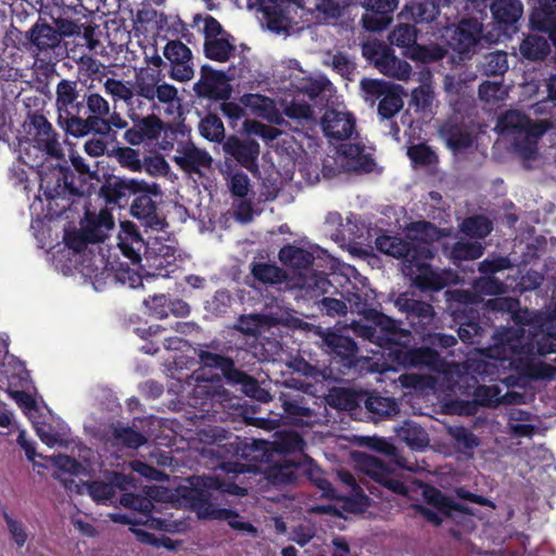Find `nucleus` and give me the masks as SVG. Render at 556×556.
I'll return each mask as SVG.
<instances>
[{
    "instance_id": "nucleus-1",
    "label": "nucleus",
    "mask_w": 556,
    "mask_h": 556,
    "mask_svg": "<svg viewBox=\"0 0 556 556\" xmlns=\"http://www.w3.org/2000/svg\"><path fill=\"white\" fill-rule=\"evenodd\" d=\"M58 124L67 134L79 138L89 134L91 114H109V102L77 79H61L55 88Z\"/></svg>"
},
{
    "instance_id": "nucleus-2",
    "label": "nucleus",
    "mask_w": 556,
    "mask_h": 556,
    "mask_svg": "<svg viewBox=\"0 0 556 556\" xmlns=\"http://www.w3.org/2000/svg\"><path fill=\"white\" fill-rule=\"evenodd\" d=\"M191 484L195 486L197 496H193V508L200 519L225 520L236 531L253 536L257 534V529L236 510L218 507L210 493L211 490H216L236 496H244L248 492L247 489L220 479L218 473L194 477Z\"/></svg>"
},
{
    "instance_id": "nucleus-3",
    "label": "nucleus",
    "mask_w": 556,
    "mask_h": 556,
    "mask_svg": "<svg viewBox=\"0 0 556 556\" xmlns=\"http://www.w3.org/2000/svg\"><path fill=\"white\" fill-rule=\"evenodd\" d=\"M38 84L28 87L31 94H26L22 99L23 111L25 112V121L22 124L23 139L30 143L34 148L55 159H63L64 153L58 139V134L53 129L51 123L43 115L46 106V89Z\"/></svg>"
},
{
    "instance_id": "nucleus-4",
    "label": "nucleus",
    "mask_w": 556,
    "mask_h": 556,
    "mask_svg": "<svg viewBox=\"0 0 556 556\" xmlns=\"http://www.w3.org/2000/svg\"><path fill=\"white\" fill-rule=\"evenodd\" d=\"M77 177L67 165H58L48 174L41 175L40 190L48 201L49 210L61 215L84 198Z\"/></svg>"
},
{
    "instance_id": "nucleus-5",
    "label": "nucleus",
    "mask_w": 556,
    "mask_h": 556,
    "mask_svg": "<svg viewBox=\"0 0 556 556\" xmlns=\"http://www.w3.org/2000/svg\"><path fill=\"white\" fill-rule=\"evenodd\" d=\"M164 75L161 70L150 67H140L135 70L134 90L137 98L138 106L140 98L146 99L154 109L157 104L166 105L167 109L180 106V98L178 89L163 80Z\"/></svg>"
},
{
    "instance_id": "nucleus-6",
    "label": "nucleus",
    "mask_w": 556,
    "mask_h": 556,
    "mask_svg": "<svg viewBox=\"0 0 556 556\" xmlns=\"http://www.w3.org/2000/svg\"><path fill=\"white\" fill-rule=\"evenodd\" d=\"M359 87L366 103L372 106L378 101L377 111L382 119H391L403 109L406 92L402 86L382 79L363 78Z\"/></svg>"
},
{
    "instance_id": "nucleus-7",
    "label": "nucleus",
    "mask_w": 556,
    "mask_h": 556,
    "mask_svg": "<svg viewBox=\"0 0 556 556\" xmlns=\"http://www.w3.org/2000/svg\"><path fill=\"white\" fill-rule=\"evenodd\" d=\"M47 14L64 37H74L80 36L81 27L84 23L87 24L92 12L83 4L81 0H72L70 3L62 0L61 4L54 3L48 7Z\"/></svg>"
},
{
    "instance_id": "nucleus-8",
    "label": "nucleus",
    "mask_w": 556,
    "mask_h": 556,
    "mask_svg": "<svg viewBox=\"0 0 556 556\" xmlns=\"http://www.w3.org/2000/svg\"><path fill=\"white\" fill-rule=\"evenodd\" d=\"M94 438L105 446L116 448L138 450L147 443V438L141 432L121 421L101 425L96 430Z\"/></svg>"
},
{
    "instance_id": "nucleus-9",
    "label": "nucleus",
    "mask_w": 556,
    "mask_h": 556,
    "mask_svg": "<svg viewBox=\"0 0 556 556\" xmlns=\"http://www.w3.org/2000/svg\"><path fill=\"white\" fill-rule=\"evenodd\" d=\"M376 249L389 256L402 260L404 270L414 260L427 257L428 245L399 236L381 235L375 240Z\"/></svg>"
},
{
    "instance_id": "nucleus-10",
    "label": "nucleus",
    "mask_w": 556,
    "mask_h": 556,
    "mask_svg": "<svg viewBox=\"0 0 556 556\" xmlns=\"http://www.w3.org/2000/svg\"><path fill=\"white\" fill-rule=\"evenodd\" d=\"M395 305L401 312L405 313L412 330L420 337L425 336L434 323V308L426 301L402 293L397 296Z\"/></svg>"
},
{
    "instance_id": "nucleus-11",
    "label": "nucleus",
    "mask_w": 556,
    "mask_h": 556,
    "mask_svg": "<svg viewBox=\"0 0 556 556\" xmlns=\"http://www.w3.org/2000/svg\"><path fill=\"white\" fill-rule=\"evenodd\" d=\"M482 40L492 42L483 35V25L477 18H463L454 29L450 45L463 58L477 53Z\"/></svg>"
},
{
    "instance_id": "nucleus-12",
    "label": "nucleus",
    "mask_w": 556,
    "mask_h": 556,
    "mask_svg": "<svg viewBox=\"0 0 556 556\" xmlns=\"http://www.w3.org/2000/svg\"><path fill=\"white\" fill-rule=\"evenodd\" d=\"M169 67L168 75L180 83L189 81L194 76L192 51L180 40H169L163 50Z\"/></svg>"
},
{
    "instance_id": "nucleus-13",
    "label": "nucleus",
    "mask_w": 556,
    "mask_h": 556,
    "mask_svg": "<svg viewBox=\"0 0 556 556\" xmlns=\"http://www.w3.org/2000/svg\"><path fill=\"white\" fill-rule=\"evenodd\" d=\"M229 78L223 71L208 64L201 66L200 79L193 85V91L199 98L208 100H227L231 94Z\"/></svg>"
},
{
    "instance_id": "nucleus-14",
    "label": "nucleus",
    "mask_w": 556,
    "mask_h": 556,
    "mask_svg": "<svg viewBox=\"0 0 556 556\" xmlns=\"http://www.w3.org/2000/svg\"><path fill=\"white\" fill-rule=\"evenodd\" d=\"M48 5L41 9L37 22L26 33L25 38L28 40L30 50L37 54L48 53L60 47L64 35L59 27L51 26L43 15L47 14Z\"/></svg>"
},
{
    "instance_id": "nucleus-15",
    "label": "nucleus",
    "mask_w": 556,
    "mask_h": 556,
    "mask_svg": "<svg viewBox=\"0 0 556 556\" xmlns=\"http://www.w3.org/2000/svg\"><path fill=\"white\" fill-rule=\"evenodd\" d=\"M34 468H52V475L62 480L67 486L65 475H80L88 470V466L72 457L70 454H56L46 456L45 454H26ZM38 473H41L38 469Z\"/></svg>"
},
{
    "instance_id": "nucleus-16",
    "label": "nucleus",
    "mask_w": 556,
    "mask_h": 556,
    "mask_svg": "<svg viewBox=\"0 0 556 556\" xmlns=\"http://www.w3.org/2000/svg\"><path fill=\"white\" fill-rule=\"evenodd\" d=\"M433 256L432 250L428 247L427 257L418 256L409 265H406V275L412 277L414 283L420 290L440 291L447 285L443 275L434 270L429 264Z\"/></svg>"
},
{
    "instance_id": "nucleus-17",
    "label": "nucleus",
    "mask_w": 556,
    "mask_h": 556,
    "mask_svg": "<svg viewBox=\"0 0 556 556\" xmlns=\"http://www.w3.org/2000/svg\"><path fill=\"white\" fill-rule=\"evenodd\" d=\"M149 188L143 180L113 177L106 180L100 188V195L109 205L124 207L128 204L131 195Z\"/></svg>"
},
{
    "instance_id": "nucleus-18",
    "label": "nucleus",
    "mask_w": 556,
    "mask_h": 556,
    "mask_svg": "<svg viewBox=\"0 0 556 556\" xmlns=\"http://www.w3.org/2000/svg\"><path fill=\"white\" fill-rule=\"evenodd\" d=\"M117 239V245L122 254L132 265H139L142 255H146L148 260L151 257L148 243L142 238L138 226L132 222L126 220L121 223V231Z\"/></svg>"
},
{
    "instance_id": "nucleus-19",
    "label": "nucleus",
    "mask_w": 556,
    "mask_h": 556,
    "mask_svg": "<svg viewBox=\"0 0 556 556\" xmlns=\"http://www.w3.org/2000/svg\"><path fill=\"white\" fill-rule=\"evenodd\" d=\"M261 11L268 29L280 33L286 30L292 22V12L300 8L299 0H260Z\"/></svg>"
},
{
    "instance_id": "nucleus-20",
    "label": "nucleus",
    "mask_w": 556,
    "mask_h": 556,
    "mask_svg": "<svg viewBox=\"0 0 556 556\" xmlns=\"http://www.w3.org/2000/svg\"><path fill=\"white\" fill-rule=\"evenodd\" d=\"M438 135L453 152L469 149L475 140L470 127L457 116L443 121L438 127Z\"/></svg>"
},
{
    "instance_id": "nucleus-21",
    "label": "nucleus",
    "mask_w": 556,
    "mask_h": 556,
    "mask_svg": "<svg viewBox=\"0 0 556 556\" xmlns=\"http://www.w3.org/2000/svg\"><path fill=\"white\" fill-rule=\"evenodd\" d=\"M194 379L198 383L192 389L188 403L197 410L190 419H215L217 410L214 409V405L217 401L218 393H216L211 386L201 383L208 382L210 379L203 378L201 375H197Z\"/></svg>"
},
{
    "instance_id": "nucleus-22",
    "label": "nucleus",
    "mask_w": 556,
    "mask_h": 556,
    "mask_svg": "<svg viewBox=\"0 0 556 556\" xmlns=\"http://www.w3.org/2000/svg\"><path fill=\"white\" fill-rule=\"evenodd\" d=\"M225 153L251 173L258 172L260 144L252 138L240 139L230 136L224 143Z\"/></svg>"
},
{
    "instance_id": "nucleus-23",
    "label": "nucleus",
    "mask_w": 556,
    "mask_h": 556,
    "mask_svg": "<svg viewBox=\"0 0 556 556\" xmlns=\"http://www.w3.org/2000/svg\"><path fill=\"white\" fill-rule=\"evenodd\" d=\"M150 187L139 191L130 205L131 215L141 220L143 226L153 230H162L166 226L165 218L157 213V204L152 200Z\"/></svg>"
},
{
    "instance_id": "nucleus-24",
    "label": "nucleus",
    "mask_w": 556,
    "mask_h": 556,
    "mask_svg": "<svg viewBox=\"0 0 556 556\" xmlns=\"http://www.w3.org/2000/svg\"><path fill=\"white\" fill-rule=\"evenodd\" d=\"M37 433L49 448L61 447L72 452H92L78 438H74L66 427L55 429L52 425L45 424L37 429Z\"/></svg>"
},
{
    "instance_id": "nucleus-25",
    "label": "nucleus",
    "mask_w": 556,
    "mask_h": 556,
    "mask_svg": "<svg viewBox=\"0 0 556 556\" xmlns=\"http://www.w3.org/2000/svg\"><path fill=\"white\" fill-rule=\"evenodd\" d=\"M163 128L164 122L152 113L136 121L131 128L126 129L124 139L131 146L152 142L159 139Z\"/></svg>"
},
{
    "instance_id": "nucleus-26",
    "label": "nucleus",
    "mask_w": 556,
    "mask_h": 556,
    "mask_svg": "<svg viewBox=\"0 0 556 556\" xmlns=\"http://www.w3.org/2000/svg\"><path fill=\"white\" fill-rule=\"evenodd\" d=\"M321 127L326 137L344 140L352 136L355 129V118L351 113L328 109L321 117Z\"/></svg>"
},
{
    "instance_id": "nucleus-27",
    "label": "nucleus",
    "mask_w": 556,
    "mask_h": 556,
    "mask_svg": "<svg viewBox=\"0 0 556 556\" xmlns=\"http://www.w3.org/2000/svg\"><path fill=\"white\" fill-rule=\"evenodd\" d=\"M494 23L503 31H517V23L523 13L520 0H493L490 5Z\"/></svg>"
},
{
    "instance_id": "nucleus-28",
    "label": "nucleus",
    "mask_w": 556,
    "mask_h": 556,
    "mask_svg": "<svg viewBox=\"0 0 556 556\" xmlns=\"http://www.w3.org/2000/svg\"><path fill=\"white\" fill-rule=\"evenodd\" d=\"M178 155L175 163L186 173L201 174L202 168H210L212 156L205 150L197 148L193 143H180L177 148Z\"/></svg>"
},
{
    "instance_id": "nucleus-29",
    "label": "nucleus",
    "mask_w": 556,
    "mask_h": 556,
    "mask_svg": "<svg viewBox=\"0 0 556 556\" xmlns=\"http://www.w3.org/2000/svg\"><path fill=\"white\" fill-rule=\"evenodd\" d=\"M81 227L91 243H100L105 240V232L114 228V218L108 208L100 210L98 214L87 210L81 220Z\"/></svg>"
},
{
    "instance_id": "nucleus-30",
    "label": "nucleus",
    "mask_w": 556,
    "mask_h": 556,
    "mask_svg": "<svg viewBox=\"0 0 556 556\" xmlns=\"http://www.w3.org/2000/svg\"><path fill=\"white\" fill-rule=\"evenodd\" d=\"M547 123L539 121L520 135L514 136V148L525 160H533L538 154V141L546 132Z\"/></svg>"
},
{
    "instance_id": "nucleus-31",
    "label": "nucleus",
    "mask_w": 556,
    "mask_h": 556,
    "mask_svg": "<svg viewBox=\"0 0 556 556\" xmlns=\"http://www.w3.org/2000/svg\"><path fill=\"white\" fill-rule=\"evenodd\" d=\"M530 26L549 36L556 34V0H538L530 14Z\"/></svg>"
},
{
    "instance_id": "nucleus-32",
    "label": "nucleus",
    "mask_w": 556,
    "mask_h": 556,
    "mask_svg": "<svg viewBox=\"0 0 556 556\" xmlns=\"http://www.w3.org/2000/svg\"><path fill=\"white\" fill-rule=\"evenodd\" d=\"M324 340L330 352L340 357L344 366L351 367L356 364L358 348L354 339L338 332H329Z\"/></svg>"
},
{
    "instance_id": "nucleus-33",
    "label": "nucleus",
    "mask_w": 556,
    "mask_h": 556,
    "mask_svg": "<svg viewBox=\"0 0 556 556\" xmlns=\"http://www.w3.org/2000/svg\"><path fill=\"white\" fill-rule=\"evenodd\" d=\"M375 65L383 75L399 80H406L412 74V66L399 59L390 48H383Z\"/></svg>"
},
{
    "instance_id": "nucleus-34",
    "label": "nucleus",
    "mask_w": 556,
    "mask_h": 556,
    "mask_svg": "<svg viewBox=\"0 0 556 556\" xmlns=\"http://www.w3.org/2000/svg\"><path fill=\"white\" fill-rule=\"evenodd\" d=\"M106 115L108 114H91L88 123L89 134L93 132L115 140L117 130L125 129L128 123L117 113H113L108 118H104Z\"/></svg>"
},
{
    "instance_id": "nucleus-35",
    "label": "nucleus",
    "mask_w": 556,
    "mask_h": 556,
    "mask_svg": "<svg viewBox=\"0 0 556 556\" xmlns=\"http://www.w3.org/2000/svg\"><path fill=\"white\" fill-rule=\"evenodd\" d=\"M402 362L412 367L428 368L431 370H439L442 365L441 355L432 346L408 349L405 351Z\"/></svg>"
},
{
    "instance_id": "nucleus-36",
    "label": "nucleus",
    "mask_w": 556,
    "mask_h": 556,
    "mask_svg": "<svg viewBox=\"0 0 556 556\" xmlns=\"http://www.w3.org/2000/svg\"><path fill=\"white\" fill-rule=\"evenodd\" d=\"M535 123L525 113L509 110L498 117L496 127L500 134L504 136H516L532 127Z\"/></svg>"
},
{
    "instance_id": "nucleus-37",
    "label": "nucleus",
    "mask_w": 556,
    "mask_h": 556,
    "mask_svg": "<svg viewBox=\"0 0 556 556\" xmlns=\"http://www.w3.org/2000/svg\"><path fill=\"white\" fill-rule=\"evenodd\" d=\"M232 41L233 38L228 33H225V36L220 38L204 40V55L212 61L220 63L227 62L236 52V46Z\"/></svg>"
},
{
    "instance_id": "nucleus-38",
    "label": "nucleus",
    "mask_w": 556,
    "mask_h": 556,
    "mask_svg": "<svg viewBox=\"0 0 556 556\" xmlns=\"http://www.w3.org/2000/svg\"><path fill=\"white\" fill-rule=\"evenodd\" d=\"M198 356L203 366L219 369L228 383L233 376L240 375L233 359L228 356L204 350H200Z\"/></svg>"
},
{
    "instance_id": "nucleus-39",
    "label": "nucleus",
    "mask_w": 556,
    "mask_h": 556,
    "mask_svg": "<svg viewBox=\"0 0 556 556\" xmlns=\"http://www.w3.org/2000/svg\"><path fill=\"white\" fill-rule=\"evenodd\" d=\"M113 484L123 490L134 486L132 478L121 473H114L111 483L94 481L88 484V491L94 501L105 502L113 496Z\"/></svg>"
},
{
    "instance_id": "nucleus-40",
    "label": "nucleus",
    "mask_w": 556,
    "mask_h": 556,
    "mask_svg": "<svg viewBox=\"0 0 556 556\" xmlns=\"http://www.w3.org/2000/svg\"><path fill=\"white\" fill-rule=\"evenodd\" d=\"M455 320L459 325L457 330L458 337L464 343L472 344L473 339L481 336L482 327L477 311L470 309L469 314L458 312L456 313Z\"/></svg>"
},
{
    "instance_id": "nucleus-41",
    "label": "nucleus",
    "mask_w": 556,
    "mask_h": 556,
    "mask_svg": "<svg viewBox=\"0 0 556 556\" xmlns=\"http://www.w3.org/2000/svg\"><path fill=\"white\" fill-rule=\"evenodd\" d=\"M278 256L283 265L296 269H306L312 266L315 261L313 253L292 244L282 247Z\"/></svg>"
},
{
    "instance_id": "nucleus-42",
    "label": "nucleus",
    "mask_w": 556,
    "mask_h": 556,
    "mask_svg": "<svg viewBox=\"0 0 556 556\" xmlns=\"http://www.w3.org/2000/svg\"><path fill=\"white\" fill-rule=\"evenodd\" d=\"M349 446L367 447L370 452H397L393 444L378 437L344 435L340 439V447Z\"/></svg>"
},
{
    "instance_id": "nucleus-43",
    "label": "nucleus",
    "mask_w": 556,
    "mask_h": 556,
    "mask_svg": "<svg viewBox=\"0 0 556 556\" xmlns=\"http://www.w3.org/2000/svg\"><path fill=\"white\" fill-rule=\"evenodd\" d=\"M104 89L114 102L123 101L130 110L138 105L134 86L130 81L108 78L104 81Z\"/></svg>"
},
{
    "instance_id": "nucleus-44",
    "label": "nucleus",
    "mask_w": 556,
    "mask_h": 556,
    "mask_svg": "<svg viewBox=\"0 0 556 556\" xmlns=\"http://www.w3.org/2000/svg\"><path fill=\"white\" fill-rule=\"evenodd\" d=\"M251 274L263 285H279L287 280V273L275 264L252 262Z\"/></svg>"
},
{
    "instance_id": "nucleus-45",
    "label": "nucleus",
    "mask_w": 556,
    "mask_h": 556,
    "mask_svg": "<svg viewBox=\"0 0 556 556\" xmlns=\"http://www.w3.org/2000/svg\"><path fill=\"white\" fill-rule=\"evenodd\" d=\"M366 409L372 419H382L397 413L399 406L394 399L370 393L365 401Z\"/></svg>"
},
{
    "instance_id": "nucleus-46",
    "label": "nucleus",
    "mask_w": 556,
    "mask_h": 556,
    "mask_svg": "<svg viewBox=\"0 0 556 556\" xmlns=\"http://www.w3.org/2000/svg\"><path fill=\"white\" fill-rule=\"evenodd\" d=\"M460 231L475 239H484L493 230V224L485 215H473L466 217L460 226Z\"/></svg>"
},
{
    "instance_id": "nucleus-47",
    "label": "nucleus",
    "mask_w": 556,
    "mask_h": 556,
    "mask_svg": "<svg viewBox=\"0 0 556 556\" xmlns=\"http://www.w3.org/2000/svg\"><path fill=\"white\" fill-rule=\"evenodd\" d=\"M397 438L410 448H422L428 445V433L414 421H405L397 431Z\"/></svg>"
},
{
    "instance_id": "nucleus-48",
    "label": "nucleus",
    "mask_w": 556,
    "mask_h": 556,
    "mask_svg": "<svg viewBox=\"0 0 556 556\" xmlns=\"http://www.w3.org/2000/svg\"><path fill=\"white\" fill-rule=\"evenodd\" d=\"M282 417L288 424L295 426H304L311 422L314 416L311 408L303 406L296 400L282 399Z\"/></svg>"
},
{
    "instance_id": "nucleus-49",
    "label": "nucleus",
    "mask_w": 556,
    "mask_h": 556,
    "mask_svg": "<svg viewBox=\"0 0 556 556\" xmlns=\"http://www.w3.org/2000/svg\"><path fill=\"white\" fill-rule=\"evenodd\" d=\"M484 252L483 245L478 241H457L450 251V258L454 264L463 261H475L482 256Z\"/></svg>"
},
{
    "instance_id": "nucleus-50",
    "label": "nucleus",
    "mask_w": 556,
    "mask_h": 556,
    "mask_svg": "<svg viewBox=\"0 0 556 556\" xmlns=\"http://www.w3.org/2000/svg\"><path fill=\"white\" fill-rule=\"evenodd\" d=\"M238 376H233L230 380V384H241L244 393L260 402H268L270 394L265 389L261 388L258 381L252 376L248 375L243 370L239 369Z\"/></svg>"
},
{
    "instance_id": "nucleus-51",
    "label": "nucleus",
    "mask_w": 556,
    "mask_h": 556,
    "mask_svg": "<svg viewBox=\"0 0 556 556\" xmlns=\"http://www.w3.org/2000/svg\"><path fill=\"white\" fill-rule=\"evenodd\" d=\"M277 446L263 448L261 452H304L306 442L301 434L295 431L278 432Z\"/></svg>"
},
{
    "instance_id": "nucleus-52",
    "label": "nucleus",
    "mask_w": 556,
    "mask_h": 556,
    "mask_svg": "<svg viewBox=\"0 0 556 556\" xmlns=\"http://www.w3.org/2000/svg\"><path fill=\"white\" fill-rule=\"evenodd\" d=\"M521 54L531 61L544 60L549 53L546 39L539 36L527 37L520 45Z\"/></svg>"
},
{
    "instance_id": "nucleus-53",
    "label": "nucleus",
    "mask_w": 556,
    "mask_h": 556,
    "mask_svg": "<svg viewBox=\"0 0 556 556\" xmlns=\"http://www.w3.org/2000/svg\"><path fill=\"white\" fill-rule=\"evenodd\" d=\"M201 136L212 142H220L225 138V128L217 114L208 113L199 124Z\"/></svg>"
},
{
    "instance_id": "nucleus-54",
    "label": "nucleus",
    "mask_w": 556,
    "mask_h": 556,
    "mask_svg": "<svg viewBox=\"0 0 556 556\" xmlns=\"http://www.w3.org/2000/svg\"><path fill=\"white\" fill-rule=\"evenodd\" d=\"M482 73L485 76H502L508 70L507 53L495 51L484 55L481 64Z\"/></svg>"
},
{
    "instance_id": "nucleus-55",
    "label": "nucleus",
    "mask_w": 556,
    "mask_h": 556,
    "mask_svg": "<svg viewBox=\"0 0 556 556\" xmlns=\"http://www.w3.org/2000/svg\"><path fill=\"white\" fill-rule=\"evenodd\" d=\"M389 40L393 46L408 49L409 53L414 45H417V30L413 25L400 24L391 31Z\"/></svg>"
},
{
    "instance_id": "nucleus-56",
    "label": "nucleus",
    "mask_w": 556,
    "mask_h": 556,
    "mask_svg": "<svg viewBox=\"0 0 556 556\" xmlns=\"http://www.w3.org/2000/svg\"><path fill=\"white\" fill-rule=\"evenodd\" d=\"M407 155L414 164L419 166H431L439 162L438 154L424 142L409 147Z\"/></svg>"
},
{
    "instance_id": "nucleus-57",
    "label": "nucleus",
    "mask_w": 556,
    "mask_h": 556,
    "mask_svg": "<svg viewBox=\"0 0 556 556\" xmlns=\"http://www.w3.org/2000/svg\"><path fill=\"white\" fill-rule=\"evenodd\" d=\"M446 54V50L438 45L435 46H421L414 45L412 51L408 53V56L421 63H431L439 60H442Z\"/></svg>"
},
{
    "instance_id": "nucleus-58",
    "label": "nucleus",
    "mask_w": 556,
    "mask_h": 556,
    "mask_svg": "<svg viewBox=\"0 0 556 556\" xmlns=\"http://www.w3.org/2000/svg\"><path fill=\"white\" fill-rule=\"evenodd\" d=\"M114 156L122 167L131 172L142 170V160L140 159L139 150L129 147H119L115 149Z\"/></svg>"
},
{
    "instance_id": "nucleus-59",
    "label": "nucleus",
    "mask_w": 556,
    "mask_h": 556,
    "mask_svg": "<svg viewBox=\"0 0 556 556\" xmlns=\"http://www.w3.org/2000/svg\"><path fill=\"white\" fill-rule=\"evenodd\" d=\"M441 10L434 0H421L412 8V15L416 23H431L438 18Z\"/></svg>"
},
{
    "instance_id": "nucleus-60",
    "label": "nucleus",
    "mask_w": 556,
    "mask_h": 556,
    "mask_svg": "<svg viewBox=\"0 0 556 556\" xmlns=\"http://www.w3.org/2000/svg\"><path fill=\"white\" fill-rule=\"evenodd\" d=\"M412 230L420 236L422 243L434 242L447 236V230L437 227L427 220H419L412 224Z\"/></svg>"
},
{
    "instance_id": "nucleus-61",
    "label": "nucleus",
    "mask_w": 556,
    "mask_h": 556,
    "mask_svg": "<svg viewBox=\"0 0 556 556\" xmlns=\"http://www.w3.org/2000/svg\"><path fill=\"white\" fill-rule=\"evenodd\" d=\"M500 393L497 386H478L473 392V401L480 406L495 407L500 403Z\"/></svg>"
},
{
    "instance_id": "nucleus-62",
    "label": "nucleus",
    "mask_w": 556,
    "mask_h": 556,
    "mask_svg": "<svg viewBox=\"0 0 556 556\" xmlns=\"http://www.w3.org/2000/svg\"><path fill=\"white\" fill-rule=\"evenodd\" d=\"M147 494L148 496H141L132 493H125L121 497V504L124 507L131 508L143 514H149L153 508V503L150 498L153 496L151 488Z\"/></svg>"
},
{
    "instance_id": "nucleus-63",
    "label": "nucleus",
    "mask_w": 556,
    "mask_h": 556,
    "mask_svg": "<svg viewBox=\"0 0 556 556\" xmlns=\"http://www.w3.org/2000/svg\"><path fill=\"white\" fill-rule=\"evenodd\" d=\"M113 277L117 282L128 286L129 288L142 286L141 275L128 264L119 263L118 267L114 270Z\"/></svg>"
},
{
    "instance_id": "nucleus-64",
    "label": "nucleus",
    "mask_w": 556,
    "mask_h": 556,
    "mask_svg": "<svg viewBox=\"0 0 556 556\" xmlns=\"http://www.w3.org/2000/svg\"><path fill=\"white\" fill-rule=\"evenodd\" d=\"M143 304L149 311V315L154 318L164 319L168 316V298L165 294H154L149 296L143 300Z\"/></svg>"
}]
</instances>
